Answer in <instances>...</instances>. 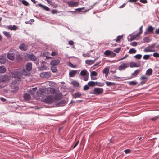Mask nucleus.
Returning <instances> with one entry per match:
<instances>
[{
    "mask_svg": "<svg viewBox=\"0 0 159 159\" xmlns=\"http://www.w3.org/2000/svg\"><path fill=\"white\" fill-rule=\"evenodd\" d=\"M32 63H28L26 65V68L27 70L30 71L32 69Z\"/></svg>",
    "mask_w": 159,
    "mask_h": 159,
    "instance_id": "19",
    "label": "nucleus"
},
{
    "mask_svg": "<svg viewBox=\"0 0 159 159\" xmlns=\"http://www.w3.org/2000/svg\"><path fill=\"white\" fill-rule=\"evenodd\" d=\"M7 28L10 30H16L17 29V28L16 26L15 25H13V26H7Z\"/></svg>",
    "mask_w": 159,
    "mask_h": 159,
    "instance_id": "22",
    "label": "nucleus"
},
{
    "mask_svg": "<svg viewBox=\"0 0 159 159\" xmlns=\"http://www.w3.org/2000/svg\"><path fill=\"white\" fill-rule=\"evenodd\" d=\"M51 12L53 14H54L55 13H56L57 12V10H56L55 9H53L51 10Z\"/></svg>",
    "mask_w": 159,
    "mask_h": 159,
    "instance_id": "59",
    "label": "nucleus"
},
{
    "mask_svg": "<svg viewBox=\"0 0 159 159\" xmlns=\"http://www.w3.org/2000/svg\"><path fill=\"white\" fill-rule=\"evenodd\" d=\"M150 57L149 55H146L143 56V58L145 60L148 59Z\"/></svg>",
    "mask_w": 159,
    "mask_h": 159,
    "instance_id": "48",
    "label": "nucleus"
},
{
    "mask_svg": "<svg viewBox=\"0 0 159 159\" xmlns=\"http://www.w3.org/2000/svg\"><path fill=\"white\" fill-rule=\"evenodd\" d=\"M104 54L107 57H114L116 55V53L110 50H106L104 52Z\"/></svg>",
    "mask_w": 159,
    "mask_h": 159,
    "instance_id": "9",
    "label": "nucleus"
},
{
    "mask_svg": "<svg viewBox=\"0 0 159 159\" xmlns=\"http://www.w3.org/2000/svg\"><path fill=\"white\" fill-rule=\"evenodd\" d=\"M65 102L66 101L64 100L62 101L59 102L58 105L59 106H63L65 103Z\"/></svg>",
    "mask_w": 159,
    "mask_h": 159,
    "instance_id": "47",
    "label": "nucleus"
},
{
    "mask_svg": "<svg viewBox=\"0 0 159 159\" xmlns=\"http://www.w3.org/2000/svg\"><path fill=\"white\" fill-rule=\"evenodd\" d=\"M155 33L156 34H159V28L158 29L156 30L155 31Z\"/></svg>",
    "mask_w": 159,
    "mask_h": 159,
    "instance_id": "64",
    "label": "nucleus"
},
{
    "mask_svg": "<svg viewBox=\"0 0 159 159\" xmlns=\"http://www.w3.org/2000/svg\"><path fill=\"white\" fill-rule=\"evenodd\" d=\"M47 67L45 66H41V67L39 68V69L41 71H43L44 70H46Z\"/></svg>",
    "mask_w": 159,
    "mask_h": 159,
    "instance_id": "42",
    "label": "nucleus"
},
{
    "mask_svg": "<svg viewBox=\"0 0 159 159\" xmlns=\"http://www.w3.org/2000/svg\"><path fill=\"white\" fill-rule=\"evenodd\" d=\"M129 66L131 68L138 67L140 66L139 65H138L137 63L134 62H132L129 63Z\"/></svg>",
    "mask_w": 159,
    "mask_h": 159,
    "instance_id": "18",
    "label": "nucleus"
},
{
    "mask_svg": "<svg viewBox=\"0 0 159 159\" xmlns=\"http://www.w3.org/2000/svg\"><path fill=\"white\" fill-rule=\"evenodd\" d=\"M40 75L41 78H48L51 76V74L49 72H43L41 73L40 74Z\"/></svg>",
    "mask_w": 159,
    "mask_h": 159,
    "instance_id": "10",
    "label": "nucleus"
},
{
    "mask_svg": "<svg viewBox=\"0 0 159 159\" xmlns=\"http://www.w3.org/2000/svg\"><path fill=\"white\" fill-rule=\"evenodd\" d=\"M81 94L80 93H75L74 94V98L80 97L81 96Z\"/></svg>",
    "mask_w": 159,
    "mask_h": 159,
    "instance_id": "41",
    "label": "nucleus"
},
{
    "mask_svg": "<svg viewBox=\"0 0 159 159\" xmlns=\"http://www.w3.org/2000/svg\"><path fill=\"white\" fill-rule=\"evenodd\" d=\"M139 34L138 33L135 35L131 34L128 36L129 40L132 41L134 40H137V38L139 36Z\"/></svg>",
    "mask_w": 159,
    "mask_h": 159,
    "instance_id": "12",
    "label": "nucleus"
},
{
    "mask_svg": "<svg viewBox=\"0 0 159 159\" xmlns=\"http://www.w3.org/2000/svg\"><path fill=\"white\" fill-rule=\"evenodd\" d=\"M148 78L145 76L142 75L141 77V80H145L144 81V83H145L147 81V80L148 79Z\"/></svg>",
    "mask_w": 159,
    "mask_h": 159,
    "instance_id": "37",
    "label": "nucleus"
},
{
    "mask_svg": "<svg viewBox=\"0 0 159 159\" xmlns=\"http://www.w3.org/2000/svg\"><path fill=\"white\" fill-rule=\"evenodd\" d=\"M76 70H72L69 73V76L70 77L75 76L77 73Z\"/></svg>",
    "mask_w": 159,
    "mask_h": 159,
    "instance_id": "27",
    "label": "nucleus"
},
{
    "mask_svg": "<svg viewBox=\"0 0 159 159\" xmlns=\"http://www.w3.org/2000/svg\"><path fill=\"white\" fill-rule=\"evenodd\" d=\"M6 71V69L3 66H0V73H4Z\"/></svg>",
    "mask_w": 159,
    "mask_h": 159,
    "instance_id": "28",
    "label": "nucleus"
},
{
    "mask_svg": "<svg viewBox=\"0 0 159 159\" xmlns=\"http://www.w3.org/2000/svg\"><path fill=\"white\" fill-rule=\"evenodd\" d=\"M154 30V28L151 26H149L147 28L146 31L149 33H152Z\"/></svg>",
    "mask_w": 159,
    "mask_h": 159,
    "instance_id": "21",
    "label": "nucleus"
},
{
    "mask_svg": "<svg viewBox=\"0 0 159 159\" xmlns=\"http://www.w3.org/2000/svg\"><path fill=\"white\" fill-rule=\"evenodd\" d=\"M38 5L46 11H49L50 10V9L48 7L45 5L42 4L41 3H39Z\"/></svg>",
    "mask_w": 159,
    "mask_h": 159,
    "instance_id": "20",
    "label": "nucleus"
},
{
    "mask_svg": "<svg viewBox=\"0 0 159 159\" xmlns=\"http://www.w3.org/2000/svg\"><path fill=\"white\" fill-rule=\"evenodd\" d=\"M159 118V116H156L152 118L151 120L152 121H155L157 120Z\"/></svg>",
    "mask_w": 159,
    "mask_h": 159,
    "instance_id": "49",
    "label": "nucleus"
},
{
    "mask_svg": "<svg viewBox=\"0 0 159 159\" xmlns=\"http://www.w3.org/2000/svg\"><path fill=\"white\" fill-rule=\"evenodd\" d=\"M69 7H75L78 6L79 2H74L73 0H71L67 2Z\"/></svg>",
    "mask_w": 159,
    "mask_h": 159,
    "instance_id": "13",
    "label": "nucleus"
},
{
    "mask_svg": "<svg viewBox=\"0 0 159 159\" xmlns=\"http://www.w3.org/2000/svg\"><path fill=\"white\" fill-rule=\"evenodd\" d=\"M11 88L12 91L13 92H16L17 91L18 89V86L16 82L13 81L11 84Z\"/></svg>",
    "mask_w": 159,
    "mask_h": 159,
    "instance_id": "8",
    "label": "nucleus"
},
{
    "mask_svg": "<svg viewBox=\"0 0 159 159\" xmlns=\"http://www.w3.org/2000/svg\"><path fill=\"white\" fill-rule=\"evenodd\" d=\"M128 56V55L127 54H126L123 57L119 59L118 60V61H120L123 60L124 59L127 57Z\"/></svg>",
    "mask_w": 159,
    "mask_h": 159,
    "instance_id": "54",
    "label": "nucleus"
},
{
    "mask_svg": "<svg viewBox=\"0 0 159 159\" xmlns=\"http://www.w3.org/2000/svg\"><path fill=\"white\" fill-rule=\"evenodd\" d=\"M30 95L27 93H25L24 96V98L26 100H30Z\"/></svg>",
    "mask_w": 159,
    "mask_h": 159,
    "instance_id": "25",
    "label": "nucleus"
},
{
    "mask_svg": "<svg viewBox=\"0 0 159 159\" xmlns=\"http://www.w3.org/2000/svg\"><path fill=\"white\" fill-rule=\"evenodd\" d=\"M109 71V68H105L103 70V73L105 74V76L106 77L107 76Z\"/></svg>",
    "mask_w": 159,
    "mask_h": 159,
    "instance_id": "26",
    "label": "nucleus"
},
{
    "mask_svg": "<svg viewBox=\"0 0 159 159\" xmlns=\"http://www.w3.org/2000/svg\"><path fill=\"white\" fill-rule=\"evenodd\" d=\"M85 63L89 65H91L94 63V61L91 60H87L85 61Z\"/></svg>",
    "mask_w": 159,
    "mask_h": 159,
    "instance_id": "30",
    "label": "nucleus"
},
{
    "mask_svg": "<svg viewBox=\"0 0 159 159\" xmlns=\"http://www.w3.org/2000/svg\"><path fill=\"white\" fill-rule=\"evenodd\" d=\"M10 75L11 76L18 79L23 78V75H30V71L23 69L22 73L18 71L17 70H12L10 72Z\"/></svg>",
    "mask_w": 159,
    "mask_h": 159,
    "instance_id": "1",
    "label": "nucleus"
},
{
    "mask_svg": "<svg viewBox=\"0 0 159 159\" xmlns=\"http://www.w3.org/2000/svg\"><path fill=\"white\" fill-rule=\"evenodd\" d=\"M106 83L107 85V86H111L114 85L115 84L114 83L108 81H106Z\"/></svg>",
    "mask_w": 159,
    "mask_h": 159,
    "instance_id": "39",
    "label": "nucleus"
},
{
    "mask_svg": "<svg viewBox=\"0 0 159 159\" xmlns=\"http://www.w3.org/2000/svg\"><path fill=\"white\" fill-rule=\"evenodd\" d=\"M54 99V97L53 96L49 95L46 97L45 100L47 103H51L53 102Z\"/></svg>",
    "mask_w": 159,
    "mask_h": 159,
    "instance_id": "11",
    "label": "nucleus"
},
{
    "mask_svg": "<svg viewBox=\"0 0 159 159\" xmlns=\"http://www.w3.org/2000/svg\"><path fill=\"white\" fill-rule=\"evenodd\" d=\"M68 65L69 66L73 68H75L76 66L73 64L72 63H70V62H69L68 63Z\"/></svg>",
    "mask_w": 159,
    "mask_h": 159,
    "instance_id": "43",
    "label": "nucleus"
},
{
    "mask_svg": "<svg viewBox=\"0 0 159 159\" xmlns=\"http://www.w3.org/2000/svg\"><path fill=\"white\" fill-rule=\"evenodd\" d=\"M131 44L133 46H136L137 45V43L136 42H134L131 43Z\"/></svg>",
    "mask_w": 159,
    "mask_h": 159,
    "instance_id": "61",
    "label": "nucleus"
},
{
    "mask_svg": "<svg viewBox=\"0 0 159 159\" xmlns=\"http://www.w3.org/2000/svg\"><path fill=\"white\" fill-rule=\"evenodd\" d=\"M137 83L134 81H131L129 82V84L130 85H137Z\"/></svg>",
    "mask_w": 159,
    "mask_h": 159,
    "instance_id": "40",
    "label": "nucleus"
},
{
    "mask_svg": "<svg viewBox=\"0 0 159 159\" xmlns=\"http://www.w3.org/2000/svg\"><path fill=\"white\" fill-rule=\"evenodd\" d=\"M140 1L143 3H146L147 2V1L146 0H140Z\"/></svg>",
    "mask_w": 159,
    "mask_h": 159,
    "instance_id": "62",
    "label": "nucleus"
},
{
    "mask_svg": "<svg viewBox=\"0 0 159 159\" xmlns=\"http://www.w3.org/2000/svg\"><path fill=\"white\" fill-rule=\"evenodd\" d=\"M22 4L25 6H28L29 5V3L25 0H22L21 1Z\"/></svg>",
    "mask_w": 159,
    "mask_h": 159,
    "instance_id": "38",
    "label": "nucleus"
},
{
    "mask_svg": "<svg viewBox=\"0 0 159 159\" xmlns=\"http://www.w3.org/2000/svg\"><path fill=\"white\" fill-rule=\"evenodd\" d=\"M22 57H21V56L19 55H17L16 57V59L18 61H20V60H22Z\"/></svg>",
    "mask_w": 159,
    "mask_h": 159,
    "instance_id": "45",
    "label": "nucleus"
},
{
    "mask_svg": "<svg viewBox=\"0 0 159 159\" xmlns=\"http://www.w3.org/2000/svg\"><path fill=\"white\" fill-rule=\"evenodd\" d=\"M74 43L72 40H70L69 41V44L71 45H73Z\"/></svg>",
    "mask_w": 159,
    "mask_h": 159,
    "instance_id": "57",
    "label": "nucleus"
},
{
    "mask_svg": "<svg viewBox=\"0 0 159 159\" xmlns=\"http://www.w3.org/2000/svg\"><path fill=\"white\" fill-rule=\"evenodd\" d=\"M131 150L129 149H127L125 150L124 152L126 154L129 153L131 152Z\"/></svg>",
    "mask_w": 159,
    "mask_h": 159,
    "instance_id": "52",
    "label": "nucleus"
},
{
    "mask_svg": "<svg viewBox=\"0 0 159 159\" xmlns=\"http://www.w3.org/2000/svg\"><path fill=\"white\" fill-rule=\"evenodd\" d=\"M142 56V55L140 54H137L134 56V57L137 59H140L141 58Z\"/></svg>",
    "mask_w": 159,
    "mask_h": 159,
    "instance_id": "46",
    "label": "nucleus"
},
{
    "mask_svg": "<svg viewBox=\"0 0 159 159\" xmlns=\"http://www.w3.org/2000/svg\"><path fill=\"white\" fill-rule=\"evenodd\" d=\"M19 48L21 50H27V49L26 45L24 43L21 44L19 46Z\"/></svg>",
    "mask_w": 159,
    "mask_h": 159,
    "instance_id": "23",
    "label": "nucleus"
},
{
    "mask_svg": "<svg viewBox=\"0 0 159 159\" xmlns=\"http://www.w3.org/2000/svg\"><path fill=\"white\" fill-rule=\"evenodd\" d=\"M7 57L8 58L11 60H13L15 58L14 54L13 53H11L10 52L8 54Z\"/></svg>",
    "mask_w": 159,
    "mask_h": 159,
    "instance_id": "17",
    "label": "nucleus"
},
{
    "mask_svg": "<svg viewBox=\"0 0 159 159\" xmlns=\"http://www.w3.org/2000/svg\"><path fill=\"white\" fill-rule=\"evenodd\" d=\"M97 75L98 74L97 72L95 71H93L91 73V76L92 78V76H97Z\"/></svg>",
    "mask_w": 159,
    "mask_h": 159,
    "instance_id": "44",
    "label": "nucleus"
},
{
    "mask_svg": "<svg viewBox=\"0 0 159 159\" xmlns=\"http://www.w3.org/2000/svg\"><path fill=\"white\" fill-rule=\"evenodd\" d=\"M143 40H144V42H146V43H148V42H150L151 41V39L148 37H145L144 38Z\"/></svg>",
    "mask_w": 159,
    "mask_h": 159,
    "instance_id": "34",
    "label": "nucleus"
},
{
    "mask_svg": "<svg viewBox=\"0 0 159 159\" xmlns=\"http://www.w3.org/2000/svg\"><path fill=\"white\" fill-rule=\"evenodd\" d=\"M103 92V89L101 88H95L94 89L93 94L96 95L102 94Z\"/></svg>",
    "mask_w": 159,
    "mask_h": 159,
    "instance_id": "5",
    "label": "nucleus"
},
{
    "mask_svg": "<svg viewBox=\"0 0 159 159\" xmlns=\"http://www.w3.org/2000/svg\"><path fill=\"white\" fill-rule=\"evenodd\" d=\"M129 66V63H121V65L118 67V69L120 71L125 70Z\"/></svg>",
    "mask_w": 159,
    "mask_h": 159,
    "instance_id": "7",
    "label": "nucleus"
},
{
    "mask_svg": "<svg viewBox=\"0 0 159 159\" xmlns=\"http://www.w3.org/2000/svg\"><path fill=\"white\" fill-rule=\"evenodd\" d=\"M79 141H77L76 143L74 145L73 147V148H75L79 144Z\"/></svg>",
    "mask_w": 159,
    "mask_h": 159,
    "instance_id": "63",
    "label": "nucleus"
},
{
    "mask_svg": "<svg viewBox=\"0 0 159 159\" xmlns=\"http://www.w3.org/2000/svg\"><path fill=\"white\" fill-rule=\"evenodd\" d=\"M88 84L90 86H93L95 85V82L93 81L89 82L88 83Z\"/></svg>",
    "mask_w": 159,
    "mask_h": 159,
    "instance_id": "33",
    "label": "nucleus"
},
{
    "mask_svg": "<svg viewBox=\"0 0 159 159\" xmlns=\"http://www.w3.org/2000/svg\"><path fill=\"white\" fill-rule=\"evenodd\" d=\"M51 54L52 56H56L57 55V53L55 52H52Z\"/></svg>",
    "mask_w": 159,
    "mask_h": 159,
    "instance_id": "60",
    "label": "nucleus"
},
{
    "mask_svg": "<svg viewBox=\"0 0 159 159\" xmlns=\"http://www.w3.org/2000/svg\"><path fill=\"white\" fill-rule=\"evenodd\" d=\"M80 75L84 76L83 80L85 81H87L88 79L89 73L86 70H84L81 71L80 73Z\"/></svg>",
    "mask_w": 159,
    "mask_h": 159,
    "instance_id": "6",
    "label": "nucleus"
},
{
    "mask_svg": "<svg viewBox=\"0 0 159 159\" xmlns=\"http://www.w3.org/2000/svg\"><path fill=\"white\" fill-rule=\"evenodd\" d=\"M61 98V96L59 94H56L54 97V100L56 101H58Z\"/></svg>",
    "mask_w": 159,
    "mask_h": 159,
    "instance_id": "32",
    "label": "nucleus"
},
{
    "mask_svg": "<svg viewBox=\"0 0 159 159\" xmlns=\"http://www.w3.org/2000/svg\"><path fill=\"white\" fill-rule=\"evenodd\" d=\"M143 26H141L139 28V32L138 33V34L140 35L142 33V29H143Z\"/></svg>",
    "mask_w": 159,
    "mask_h": 159,
    "instance_id": "55",
    "label": "nucleus"
},
{
    "mask_svg": "<svg viewBox=\"0 0 159 159\" xmlns=\"http://www.w3.org/2000/svg\"><path fill=\"white\" fill-rule=\"evenodd\" d=\"M11 77L8 75H4L0 76V84H6L9 82Z\"/></svg>",
    "mask_w": 159,
    "mask_h": 159,
    "instance_id": "3",
    "label": "nucleus"
},
{
    "mask_svg": "<svg viewBox=\"0 0 159 159\" xmlns=\"http://www.w3.org/2000/svg\"><path fill=\"white\" fill-rule=\"evenodd\" d=\"M104 85V84L103 83H102L101 82H95V85L102 87Z\"/></svg>",
    "mask_w": 159,
    "mask_h": 159,
    "instance_id": "35",
    "label": "nucleus"
},
{
    "mask_svg": "<svg viewBox=\"0 0 159 159\" xmlns=\"http://www.w3.org/2000/svg\"><path fill=\"white\" fill-rule=\"evenodd\" d=\"M123 35L118 36L116 39L115 41L116 42L120 43V40L122 39H123Z\"/></svg>",
    "mask_w": 159,
    "mask_h": 159,
    "instance_id": "31",
    "label": "nucleus"
},
{
    "mask_svg": "<svg viewBox=\"0 0 159 159\" xmlns=\"http://www.w3.org/2000/svg\"><path fill=\"white\" fill-rule=\"evenodd\" d=\"M83 56L85 57H89L90 56V54L89 53H85L83 54Z\"/></svg>",
    "mask_w": 159,
    "mask_h": 159,
    "instance_id": "58",
    "label": "nucleus"
},
{
    "mask_svg": "<svg viewBox=\"0 0 159 159\" xmlns=\"http://www.w3.org/2000/svg\"><path fill=\"white\" fill-rule=\"evenodd\" d=\"M136 50H129L128 53L129 54H133L136 52Z\"/></svg>",
    "mask_w": 159,
    "mask_h": 159,
    "instance_id": "53",
    "label": "nucleus"
},
{
    "mask_svg": "<svg viewBox=\"0 0 159 159\" xmlns=\"http://www.w3.org/2000/svg\"><path fill=\"white\" fill-rule=\"evenodd\" d=\"M51 69L52 72H56L57 71V68L54 66H52Z\"/></svg>",
    "mask_w": 159,
    "mask_h": 159,
    "instance_id": "36",
    "label": "nucleus"
},
{
    "mask_svg": "<svg viewBox=\"0 0 159 159\" xmlns=\"http://www.w3.org/2000/svg\"><path fill=\"white\" fill-rule=\"evenodd\" d=\"M3 33L7 38H10L11 37V34L9 32L4 31L3 32Z\"/></svg>",
    "mask_w": 159,
    "mask_h": 159,
    "instance_id": "24",
    "label": "nucleus"
},
{
    "mask_svg": "<svg viewBox=\"0 0 159 159\" xmlns=\"http://www.w3.org/2000/svg\"><path fill=\"white\" fill-rule=\"evenodd\" d=\"M60 62V61L58 59H55L51 61L50 64L52 66H55L58 64Z\"/></svg>",
    "mask_w": 159,
    "mask_h": 159,
    "instance_id": "15",
    "label": "nucleus"
},
{
    "mask_svg": "<svg viewBox=\"0 0 159 159\" xmlns=\"http://www.w3.org/2000/svg\"><path fill=\"white\" fill-rule=\"evenodd\" d=\"M152 69L149 68L146 71V74L147 75L150 76L152 75Z\"/></svg>",
    "mask_w": 159,
    "mask_h": 159,
    "instance_id": "29",
    "label": "nucleus"
},
{
    "mask_svg": "<svg viewBox=\"0 0 159 159\" xmlns=\"http://www.w3.org/2000/svg\"><path fill=\"white\" fill-rule=\"evenodd\" d=\"M141 71V70L140 69H137L131 75V78L135 77Z\"/></svg>",
    "mask_w": 159,
    "mask_h": 159,
    "instance_id": "16",
    "label": "nucleus"
},
{
    "mask_svg": "<svg viewBox=\"0 0 159 159\" xmlns=\"http://www.w3.org/2000/svg\"><path fill=\"white\" fill-rule=\"evenodd\" d=\"M89 89V87L87 85H85L84 87V90H88Z\"/></svg>",
    "mask_w": 159,
    "mask_h": 159,
    "instance_id": "56",
    "label": "nucleus"
},
{
    "mask_svg": "<svg viewBox=\"0 0 159 159\" xmlns=\"http://www.w3.org/2000/svg\"><path fill=\"white\" fill-rule=\"evenodd\" d=\"M75 86L78 87L79 85V84L76 82H74L72 83Z\"/></svg>",
    "mask_w": 159,
    "mask_h": 159,
    "instance_id": "50",
    "label": "nucleus"
},
{
    "mask_svg": "<svg viewBox=\"0 0 159 159\" xmlns=\"http://www.w3.org/2000/svg\"><path fill=\"white\" fill-rule=\"evenodd\" d=\"M6 54H3L0 56V63L2 64L5 63L7 60Z\"/></svg>",
    "mask_w": 159,
    "mask_h": 159,
    "instance_id": "14",
    "label": "nucleus"
},
{
    "mask_svg": "<svg viewBox=\"0 0 159 159\" xmlns=\"http://www.w3.org/2000/svg\"><path fill=\"white\" fill-rule=\"evenodd\" d=\"M153 56L156 57H159V54L157 52H155L153 53Z\"/></svg>",
    "mask_w": 159,
    "mask_h": 159,
    "instance_id": "51",
    "label": "nucleus"
},
{
    "mask_svg": "<svg viewBox=\"0 0 159 159\" xmlns=\"http://www.w3.org/2000/svg\"><path fill=\"white\" fill-rule=\"evenodd\" d=\"M57 91L55 89L52 88H40L37 92V95L39 96H41L43 94H56Z\"/></svg>",
    "mask_w": 159,
    "mask_h": 159,
    "instance_id": "2",
    "label": "nucleus"
},
{
    "mask_svg": "<svg viewBox=\"0 0 159 159\" xmlns=\"http://www.w3.org/2000/svg\"><path fill=\"white\" fill-rule=\"evenodd\" d=\"M24 57L27 60H31L35 61L37 60V58L32 54H27L25 55Z\"/></svg>",
    "mask_w": 159,
    "mask_h": 159,
    "instance_id": "4",
    "label": "nucleus"
}]
</instances>
